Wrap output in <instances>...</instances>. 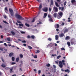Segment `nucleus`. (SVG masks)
Returning <instances> with one entry per match:
<instances>
[{
	"mask_svg": "<svg viewBox=\"0 0 76 76\" xmlns=\"http://www.w3.org/2000/svg\"><path fill=\"white\" fill-rule=\"evenodd\" d=\"M15 17H16V18L19 19V20H24V19L22 18V16H21L19 15L18 14H15Z\"/></svg>",
	"mask_w": 76,
	"mask_h": 76,
	"instance_id": "1",
	"label": "nucleus"
},
{
	"mask_svg": "<svg viewBox=\"0 0 76 76\" xmlns=\"http://www.w3.org/2000/svg\"><path fill=\"white\" fill-rule=\"evenodd\" d=\"M9 11L10 12V14L11 16H13L14 15L13 11L12 9L11 8L9 9Z\"/></svg>",
	"mask_w": 76,
	"mask_h": 76,
	"instance_id": "2",
	"label": "nucleus"
},
{
	"mask_svg": "<svg viewBox=\"0 0 76 76\" xmlns=\"http://www.w3.org/2000/svg\"><path fill=\"white\" fill-rule=\"evenodd\" d=\"M53 10L55 13H56V12H58V8H57V7H53Z\"/></svg>",
	"mask_w": 76,
	"mask_h": 76,
	"instance_id": "3",
	"label": "nucleus"
},
{
	"mask_svg": "<svg viewBox=\"0 0 76 76\" xmlns=\"http://www.w3.org/2000/svg\"><path fill=\"white\" fill-rule=\"evenodd\" d=\"M59 15L60 16V17H58V19H60L62 17V16H63V12H60L59 13Z\"/></svg>",
	"mask_w": 76,
	"mask_h": 76,
	"instance_id": "4",
	"label": "nucleus"
},
{
	"mask_svg": "<svg viewBox=\"0 0 76 76\" xmlns=\"http://www.w3.org/2000/svg\"><path fill=\"white\" fill-rule=\"evenodd\" d=\"M76 1L75 0H72L71 3L73 5H75V4H76Z\"/></svg>",
	"mask_w": 76,
	"mask_h": 76,
	"instance_id": "5",
	"label": "nucleus"
},
{
	"mask_svg": "<svg viewBox=\"0 0 76 76\" xmlns=\"http://www.w3.org/2000/svg\"><path fill=\"white\" fill-rule=\"evenodd\" d=\"M43 10L44 12H47L48 11V8L47 7H45V8H44L43 9Z\"/></svg>",
	"mask_w": 76,
	"mask_h": 76,
	"instance_id": "6",
	"label": "nucleus"
},
{
	"mask_svg": "<svg viewBox=\"0 0 76 76\" xmlns=\"http://www.w3.org/2000/svg\"><path fill=\"white\" fill-rule=\"evenodd\" d=\"M70 39V37L69 36H66L65 38V40H69Z\"/></svg>",
	"mask_w": 76,
	"mask_h": 76,
	"instance_id": "7",
	"label": "nucleus"
},
{
	"mask_svg": "<svg viewBox=\"0 0 76 76\" xmlns=\"http://www.w3.org/2000/svg\"><path fill=\"white\" fill-rule=\"evenodd\" d=\"M59 27H60V25L58 24H57L55 26V28H58Z\"/></svg>",
	"mask_w": 76,
	"mask_h": 76,
	"instance_id": "8",
	"label": "nucleus"
},
{
	"mask_svg": "<svg viewBox=\"0 0 76 76\" xmlns=\"http://www.w3.org/2000/svg\"><path fill=\"white\" fill-rule=\"evenodd\" d=\"M13 56V53L12 52L10 53L9 55L10 57H12Z\"/></svg>",
	"mask_w": 76,
	"mask_h": 76,
	"instance_id": "9",
	"label": "nucleus"
},
{
	"mask_svg": "<svg viewBox=\"0 0 76 76\" xmlns=\"http://www.w3.org/2000/svg\"><path fill=\"white\" fill-rule=\"evenodd\" d=\"M64 34L63 33H62L61 34H59V37H64Z\"/></svg>",
	"mask_w": 76,
	"mask_h": 76,
	"instance_id": "10",
	"label": "nucleus"
},
{
	"mask_svg": "<svg viewBox=\"0 0 76 76\" xmlns=\"http://www.w3.org/2000/svg\"><path fill=\"white\" fill-rule=\"evenodd\" d=\"M68 31H69V30L67 29V28L65 29L64 30V33H66V32H68Z\"/></svg>",
	"mask_w": 76,
	"mask_h": 76,
	"instance_id": "11",
	"label": "nucleus"
},
{
	"mask_svg": "<svg viewBox=\"0 0 76 76\" xmlns=\"http://www.w3.org/2000/svg\"><path fill=\"white\" fill-rule=\"evenodd\" d=\"M47 13H44L43 16L44 18H45L47 17Z\"/></svg>",
	"mask_w": 76,
	"mask_h": 76,
	"instance_id": "12",
	"label": "nucleus"
},
{
	"mask_svg": "<svg viewBox=\"0 0 76 76\" xmlns=\"http://www.w3.org/2000/svg\"><path fill=\"white\" fill-rule=\"evenodd\" d=\"M55 39L56 40H58V35H56L55 36Z\"/></svg>",
	"mask_w": 76,
	"mask_h": 76,
	"instance_id": "13",
	"label": "nucleus"
},
{
	"mask_svg": "<svg viewBox=\"0 0 76 76\" xmlns=\"http://www.w3.org/2000/svg\"><path fill=\"white\" fill-rule=\"evenodd\" d=\"M53 3H54V2L53 1V0H51L50 6H52V5H53Z\"/></svg>",
	"mask_w": 76,
	"mask_h": 76,
	"instance_id": "14",
	"label": "nucleus"
},
{
	"mask_svg": "<svg viewBox=\"0 0 76 76\" xmlns=\"http://www.w3.org/2000/svg\"><path fill=\"white\" fill-rule=\"evenodd\" d=\"M25 25L27 27H29V26H30L29 25V24L27 23H25Z\"/></svg>",
	"mask_w": 76,
	"mask_h": 76,
	"instance_id": "15",
	"label": "nucleus"
},
{
	"mask_svg": "<svg viewBox=\"0 0 76 76\" xmlns=\"http://www.w3.org/2000/svg\"><path fill=\"white\" fill-rule=\"evenodd\" d=\"M64 71L65 72H67L68 73H70V70H69L68 69H67L66 70H65Z\"/></svg>",
	"mask_w": 76,
	"mask_h": 76,
	"instance_id": "16",
	"label": "nucleus"
},
{
	"mask_svg": "<svg viewBox=\"0 0 76 76\" xmlns=\"http://www.w3.org/2000/svg\"><path fill=\"white\" fill-rule=\"evenodd\" d=\"M50 66H51V65L50 64H48L46 65V66L48 67H50Z\"/></svg>",
	"mask_w": 76,
	"mask_h": 76,
	"instance_id": "17",
	"label": "nucleus"
},
{
	"mask_svg": "<svg viewBox=\"0 0 76 76\" xmlns=\"http://www.w3.org/2000/svg\"><path fill=\"white\" fill-rule=\"evenodd\" d=\"M53 17L54 18H56L57 17V13H55L54 14H53Z\"/></svg>",
	"mask_w": 76,
	"mask_h": 76,
	"instance_id": "18",
	"label": "nucleus"
},
{
	"mask_svg": "<svg viewBox=\"0 0 76 76\" xmlns=\"http://www.w3.org/2000/svg\"><path fill=\"white\" fill-rule=\"evenodd\" d=\"M4 11H5V12H6V11L7 12H8V10H7V7H6L5 8Z\"/></svg>",
	"mask_w": 76,
	"mask_h": 76,
	"instance_id": "19",
	"label": "nucleus"
},
{
	"mask_svg": "<svg viewBox=\"0 0 76 76\" xmlns=\"http://www.w3.org/2000/svg\"><path fill=\"white\" fill-rule=\"evenodd\" d=\"M1 66L3 68H4V67H6V65H5L4 64H3L1 65Z\"/></svg>",
	"mask_w": 76,
	"mask_h": 76,
	"instance_id": "20",
	"label": "nucleus"
},
{
	"mask_svg": "<svg viewBox=\"0 0 76 76\" xmlns=\"http://www.w3.org/2000/svg\"><path fill=\"white\" fill-rule=\"evenodd\" d=\"M55 4L56 7H59V5L57 2H55Z\"/></svg>",
	"mask_w": 76,
	"mask_h": 76,
	"instance_id": "21",
	"label": "nucleus"
},
{
	"mask_svg": "<svg viewBox=\"0 0 76 76\" xmlns=\"http://www.w3.org/2000/svg\"><path fill=\"white\" fill-rule=\"evenodd\" d=\"M19 60V57H18L16 58V62H18Z\"/></svg>",
	"mask_w": 76,
	"mask_h": 76,
	"instance_id": "22",
	"label": "nucleus"
},
{
	"mask_svg": "<svg viewBox=\"0 0 76 76\" xmlns=\"http://www.w3.org/2000/svg\"><path fill=\"white\" fill-rule=\"evenodd\" d=\"M11 33L12 35H15V33L14 31H11Z\"/></svg>",
	"mask_w": 76,
	"mask_h": 76,
	"instance_id": "23",
	"label": "nucleus"
},
{
	"mask_svg": "<svg viewBox=\"0 0 76 76\" xmlns=\"http://www.w3.org/2000/svg\"><path fill=\"white\" fill-rule=\"evenodd\" d=\"M59 66L60 67V68H62V67H63V66L62 64H60L59 65Z\"/></svg>",
	"mask_w": 76,
	"mask_h": 76,
	"instance_id": "24",
	"label": "nucleus"
},
{
	"mask_svg": "<svg viewBox=\"0 0 76 76\" xmlns=\"http://www.w3.org/2000/svg\"><path fill=\"white\" fill-rule=\"evenodd\" d=\"M49 20L51 22H53V21L52 20V18H50Z\"/></svg>",
	"mask_w": 76,
	"mask_h": 76,
	"instance_id": "25",
	"label": "nucleus"
},
{
	"mask_svg": "<svg viewBox=\"0 0 76 76\" xmlns=\"http://www.w3.org/2000/svg\"><path fill=\"white\" fill-rule=\"evenodd\" d=\"M48 17L50 19H51V18H51L52 17V16L51 15H48Z\"/></svg>",
	"mask_w": 76,
	"mask_h": 76,
	"instance_id": "26",
	"label": "nucleus"
},
{
	"mask_svg": "<svg viewBox=\"0 0 76 76\" xmlns=\"http://www.w3.org/2000/svg\"><path fill=\"white\" fill-rule=\"evenodd\" d=\"M71 43L72 45H73V44H75L76 43H75V42H71Z\"/></svg>",
	"mask_w": 76,
	"mask_h": 76,
	"instance_id": "27",
	"label": "nucleus"
},
{
	"mask_svg": "<svg viewBox=\"0 0 76 76\" xmlns=\"http://www.w3.org/2000/svg\"><path fill=\"white\" fill-rule=\"evenodd\" d=\"M41 8H42V4H40L39 6V9H41Z\"/></svg>",
	"mask_w": 76,
	"mask_h": 76,
	"instance_id": "28",
	"label": "nucleus"
},
{
	"mask_svg": "<svg viewBox=\"0 0 76 76\" xmlns=\"http://www.w3.org/2000/svg\"><path fill=\"white\" fill-rule=\"evenodd\" d=\"M15 58L13 57H12V60L13 61H15Z\"/></svg>",
	"mask_w": 76,
	"mask_h": 76,
	"instance_id": "29",
	"label": "nucleus"
},
{
	"mask_svg": "<svg viewBox=\"0 0 76 76\" xmlns=\"http://www.w3.org/2000/svg\"><path fill=\"white\" fill-rule=\"evenodd\" d=\"M20 58H23V56L22 54H20Z\"/></svg>",
	"mask_w": 76,
	"mask_h": 76,
	"instance_id": "30",
	"label": "nucleus"
},
{
	"mask_svg": "<svg viewBox=\"0 0 76 76\" xmlns=\"http://www.w3.org/2000/svg\"><path fill=\"white\" fill-rule=\"evenodd\" d=\"M31 37L32 39H35V36L34 35H32L31 36Z\"/></svg>",
	"mask_w": 76,
	"mask_h": 76,
	"instance_id": "31",
	"label": "nucleus"
},
{
	"mask_svg": "<svg viewBox=\"0 0 76 76\" xmlns=\"http://www.w3.org/2000/svg\"><path fill=\"white\" fill-rule=\"evenodd\" d=\"M28 47L29 49H32V48L31 46H30L28 45Z\"/></svg>",
	"mask_w": 76,
	"mask_h": 76,
	"instance_id": "32",
	"label": "nucleus"
},
{
	"mask_svg": "<svg viewBox=\"0 0 76 76\" xmlns=\"http://www.w3.org/2000/svg\"><path fill=\"white\" fill-rule=\"evenodd\" d=\"M67 44L70 47V43L69 42H67Z\"/></svg>",
	"mask_w": 76,
	"mask_h": 76,
	"instance_id": "33",
	"label": "nucleus"
},
{
	"mask_svg": "<svg viewBox=\"0 0 76 76\" xmlns=\"http://www.w3.org/2000/svg\"><path fill=\"white\" fill-rule=\"evenodd\" d=\"M19 26H22L23 27V24H19Z\"/></svg>",
	"mask_w": 76,
	"mask_h": 76,
	"instance_id": "34",
	"label": "nucleus"
},
{
	"mask_svg": "<svg viewBox=\"0 0 76 76\" xmlns=\"http://www.w3.org/2000/svg\"><path fill=\"white\" fill-rule=\"evenodd\" d=\"M7 39L8 41H10V39L9 38H7Z\"/></svg>",
	"mask_w": 76,
	"mask_h": 76,
	"instance_id": "35",
	"label": "nucleus"
},
{
	"mask_svg": "<svg viewBox=\"0 0 76 76\" xmlns=\"http://www.w3.org/2000/svg\"><path fill=\"white\" fill-rule=\"evenodd\" d=\"M13 70V69H10V73H12V72Z\"/></svg>",
	"mask_w": 76,
	"mask_h": 76,
	"instance_id": "36",
	"label": "nucleus"
},
{
	"mask_svg": "<svg viewBox=\"0 0 76 76\" xmlns=\"http://www.w3.org/2000/svg\"><path fill=\"white\" fill-rule=\"evenodd\" d=\"M34 58H37V55H35L34 56Z\"/></svg>",
	"mask_w": 76,
	"mask_h": 76,
	"instance_id": "37",
	"label": "nucleus"
},
{
	"mask_svg": "<svg viewBox=\"0 0 76 76\" xmlns=\"http://www.w3.org/2000/svg\"><path fill=\"white\" fill-rule=\"evenodd\" d=\"M37 51L36 52V53H39L40 52L39 50H37Z\"/></svg>",
	"mask_w": 76,
	"mask_h": 76,
	"instance_id": "38",
	"label": "nucleus"
},
{
	"mask_svg": "<svg viewBox=\"0 0 76 76\" xmlns=\"http://www.w3.org/2000/svg\"><path fill=\"white\" fill-rule=\"evenodd\" d=\"M17 23H21V22L20 21L18 20H17Z\"/></svg>",
	"mask_w": 76,
	"mask_h": 76,
	"instance_id": "39",
	"label": "nucleus"
},
{
	"mask_svg": "<svg viewBox=\"0 0 76 76\" xmlns=\"http://www.w3.org/2000/svg\"><path fill=\"white\" fill-rule=\"evenodd\" d=\"M35 18H33V20H32V22H35Z\"/></svg>",
	"mask_w": 76,
	"mask_h": 76,
	"instance_id": "40",
	"label": "nucleus"
},
{
	"mask_svg": "<svg viewBox=\"0 0 76 76\" xmlns=\"http://www.w3.org/2000/svg\"><path fill=\"white\" fill-rule=\"evenodd\" d=\"M27 38L30 39V38H31V36H30L28 35L27 37Z\"/></svg>",
	"mask_w": 76,
	"mask_h": 76,
	"instance_id": "41",
	"label": "nucleus"
},
{
	"mask_svg": "<svg viewBox=\"0 0 76 76\" xmlns=\"http://www.w3.org/2000/svg\"><path fill=\"white\" fill-rule=\"evenodd\" d=\"M22 42L23 43H26V41H25V40L23 41H22Z\"/></svg>",
	"mask_w": 76,
	"mask_h": 76,
	"instance_id": "42",
	"label": "nucleus"
},
{
	"mask_svg": "<svg viewBox=\"0 0 76 76\" xmlns=\"http://www.w3.org/2000/svg\"><path fill=\"white\" fill-rule=\"evenodd\" d=\"M3 22L4 23H7V24H8V23H7L6 21L3 20Z\"/></svg>",
	"mask_w": 76,
	"mask_h": 76,
	"instance_id": "43",
	"label": "nucleus"
},
{
	"mask_svg": "<svg viewBox=\"0 0 76 76\" xmlns=\"http://www.w3.org/2000/svg\"><path fill=\"white\" fill-rule=\"evenodd\" d=\"M61 50L62 51H63V50H64V51H65V49L63 48H61Z\"/></svg>",
	"mask_w": 76,
	"mask_h": 76,
	"instance_id": "44",
	"label": "nucleus"
},
{
	"mask_svg": "<svg viewBox=\"0 0 76 76\" xmlns=\"http://www.w3.org/2000/svg\"><path fill=\"white\" fill-rule=\"evenodd\" d=\"M64 7H61V11H63V10H64Z\"/></svg>",
	"mask_w": 76,
	"mask_h": 76,
	"instance_id": "45",
	"label": "nucleus"
},
{
	"mask_svg": "<svg viewBox=\"0 0 76 76\" xmlns=\"http://www.w3.org/2000/svg\"><path fill=\"white\" fill-rule=\"evenodd\" d=\"M60 57H61V56H58L57 57V59H59V58H60Z\"/></svg>",
	"mask_w": 76,
	"mask_h": 76,
	"instance_id": "46",
	"label": "nucleus"
},
{
	"mask_svg": "<svg viewBox=\"0 0 76 76\" xmlns=\"http://www.w3.org/2000/svg\"><path fill=\"white\" fill-rule=\"evenodd\" d=\"M70 18H68V19H69L68 22H70L71 21V20H70Z\"/></svg>",
	"mask_w": 76,
	"mask_h": 76,
	"instance_id": "47",
	"label": "nucleus"
},
{
	"mask_svg": "<svg viewBox=\"0 0 76 76\" xmlns=\"http://www.w3.org/2000/svg\"><path fill=\"white\" fill-rule=\"evenodd\" d=\"M48 40H49V41H51V40H52V39H51V38H48Z\"/></svg>",
	"mask_w": 76,
	"mask_h": 76,
	"instance_id": "48",
	"label": "nucleus"
},
{
	"mask_svg": "<svg viewBox=\"0 0 76 76\" xmlns=\"http://www.w3.org/2000/svg\"><path fill=\"white\" fill-rule=\"evenodd\" d=\"M0 51H3V48H0Z\"/></svg>",
	"mask_w": 76,
	"mask_h": 76,
	"instance_id": "49",
	"label": "nucleus"
},
{
	"mask_svg": "<svg viewBox=\"0 0 76 76\" xmlns=\"http://www.w3.org/2000/svg\"><path fill=\"white\" fill-rule=\"evenodd\" d=\"M67 3V2L66 1H65L64 3V5L66 6V3Z\"/></svg>",
	"mask_w": 76,
	"mask_h": 76,
	"instance_id": "50",
	"label": "nucleus"
},
{
	"mask_svg": "<svg viewBox=\"0 0 76 76\" xmlns=\"http://www.w3.org/2000/svg\"><path fill=\"white\" fill-rule=\"evenodd\" d=\"M4 19H6V18H7V16H6V15H4Z\"/></svg>",
	"mask_w": 76,
	"mask_h": 76,
	"instance_id": "51",
	"label": "nucleus"
},
{
	"mask_svg": "<svg viewBox=\"0 0 76 76\" xmlns=\"http://www.w3.org/2000/svg\"><path fill=\"white\" fill-rule=\"evenodd\" d=\"M16 64V63L15 62H12V65H13V64Z\"/></svg>",
	"mask_w": 76,
	"mask_h": 76,
	"instance_id": "52",
	"label": "nucleus"
},
{
	"mask_svg": "<svg viewBox=\"0 0 76 76\" xmlns=\"http://www.w3.org/2000/svg\"><path fill=\"white\" fill-rule=\"evenodd\" d=\"M41 73V70L38 71V74H40Z\"/></svg>",
	"mask_w": 76,
	"mask_h": 76,
	"instance_id": "53",
	"label": "nucleus"
},
{
	"mask_svg": "<svg viewBox=\"0 0 76 76\" xmlns=\"http://www.w3.org/2000/svg\"><path fill=\"white\" fill-rule=\"evenodd\" d=\"M23 45L24 47H26V44H23Z\"/></svg>",
	"mask_w": 76,
	"mask_h": 76,
	"instance_id": "54",
	"label": "nucleus"
},
{
	"mask_svg": "<svg viewBox=\"0 0 76 76\" xmlns=\"http://www.w3.org/2000/svg\"><path fill=\"white\" fill-rule=\"evenodd\" d=\"M4 45H5V46H6L7 47V44L6 43H4Z\"/></svg>",
	"mask_w": 76,
	"mask_h": 76,
	"instance_id": "55",
	"label": "nucleus"
},
{
	"mask_svg": "<svg viewBox=\"0 0 76 76\" xmlns=\"http://www.w3.org/2000/svg\"><path fill=\"white\" fill-rule=\"evenodd\" d=\"M49 12H51V9L50 8H49Z\"/></svg>",
	"mask_w": 76,
	"mask_h": 76,
	"instance_id": "56",
	"label": "nucleus"
},
{
	"mask_svg": "<svg viewBox=\"0 0 76 76\" xmlns=\"http://www.w3.org/2000/svg\"><path fill=\"white\" fill-rule=\"evenodd\" d=\"M2 61L4 63V59H3V58H1Z\"/></svg>",
	"mask_w": 76,
	"mask_h": 76,
	"instance_id": "57",
	"label": "nucleus"
},
{
	"mask_svg": "<svg viewBox=\"0 0 76 76\" xmlns=\"http://www.w3.org/2000/svg\"><path fill=\"white\" fill-rule=\"evenodd\" d=\"M42 23L41 22H40L39 23H37V25H39V24H42Z\"/></svg>",
	"mask_w": 76,
	"mask_h": 76,
	"instance_id": "58",
	"label": "nucleus"
},
{
	"mask_svg": "<svg viewBox=\"0 0 76 76\" xmlns=\"http://www.w3.org/2000/svg\"><path fill=\"white\" fill-rule=\"evenodd\" d=\"M59 64H62V62H61V61H60L59 62Z\"/></svg>",
	"mask_w": 76,
	"mask_h": 76,
	"instance_id": "59",
	"label": "nucleus"
},
{
	"mask_svg": "<svg viewBox=\"0 0 76 76\" xmlns=\"http://www.w3.org/2000/svg\"><path fill=\"white\" fill-rule=\"evenodd\" d=\"M1 38L2 39L3 38V35H1Z\"/></svg>",
	"mask_w": 76,
	"mask_h": 76,
	"instance_id": "60",
	"label": "nucleus"
},
{
	"mask_svg": "<svg viewBox=\"0 0 76 76\" xmlns=\"http://www.w3.org/2000/svg\"><path fill=\"white\" fill-rule=\"evenodd\" d=\"M53 67L55 68H56V65H53Z\"/></svg>",
	"mask_w": 76,
	"mask_h": 76,
	"instance_id": "61",
	"label": "nucleus"
},
{
	"mask_svg": "<svg viewBox=\"0 0 76 76\" xmlns=\"http://www.w3.org/2000/svg\"><path fill=\"white\" fill-rule=\"evenodd\" d=\"M21 33L22 34H25V32H23V31H22V32H21Z\"/></svg>",
	"mask_w": 76,
	"mask_h": 76,
	"instance_id": "62",
	"label": "nucleus"
},
{
	"mask_svg": "<svg viewBox=\"0 0 76 76\" xmlns=\"http://www.w3.org/2000/svg\"><path fill=\"white\" fill-rule=\"evenodd\" d=\"M56 30L57 31V32L59 31V29H58V28H57L56 29Z\"/></svg>",
	"mask_w": 76,
	"mask_h": 76,
	"instance_id": "63",
	"label": "nucleus"
},
{
	"mask_svg": "<svg viewBox=\"0 0 76 76\" xmlns=\"http://www.w3.org/2000/svg\"><path fill=\"white\" fill-rule=\"evenodd\" d=\"M62 63H65V61H64V60H63L62 61Z\"/></svg>",
	"mask_w": 76,
	"mask_h": 76,
	"instance_id": "64",
	"label": "nucleus"
}]
</instances>
